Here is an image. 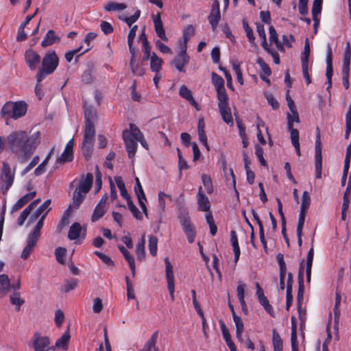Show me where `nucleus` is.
<instances>
[{"mask_svg":"<svg viewBox=\"0 0 351 351\" xmlns=\"http://www.w3.org/2000/svg\"><path fill=\"white\" fill-rule=\"evenodd\" d=\"M40 134H30L25 130H16L6 137L7 149L16 155L21 163L27 162L40 143Z\"/></svg>","mask_w":351,"mask_h":351,"instance_id":"f257e3e1","label":"nucleus"},{"mask_svg":"<svg viewBox=\"0 0 351 351\" xmlns=\"http://www.w3.org/2000/svg\"><path fill=\"white\" fill-rule=\"evenodd\" d=\"M27 110V105L24 101H7L0 111V119H5L6 124L9 119L16 120L23 117Z\"/></svg>","mask_w":351,"mask_h":351,"instance_id":"f03ea898","label":"nucleus"},{"mask_svg":"<svg viewBox=\"0 0 351 351\" xmlns=\"http://www.w3.org/2000/svg\"><path fill=\"white\" fill-rule=\"evenodd\" d=\"M59 59L55 51L47 52L42 60V66L36 75V81L41 82L46 77L53 73L57 69Z\"/></svg>","mask_w":351,"mask_h":351,"instance_id":"7ed1b4c3","label":"nucleus"},{"mask_svg":"<svg viewBox=\"0 0 351 351\" xmlns=\"http://www.w3.org/2000/svg\"><path fill=\"white\" fill-rule=\"evenodd\" d=\"M93 181V174L88 173L86 177H82L80 181L79 185L75 189L73 196V205L75 209L78 208L80 205L84 201L86 195L89 192Z\"/></svg>","mask_w":351,"mask_h":351,"instance_id":"20e7f679","label":"nucleus"},{"mask_svg":"<svg viewBox=\"0 0 351 351\" xmlns=\"http://www.w3.org/2000/svg\"><path fill=\"white\" fill-rule=\"evenodd\" d=\"M45 217L46 213H44L38 221L33 230L28 234L26 241L27 244L24 247L21 256L23 259H27L36 246V243L40 237V230L43 226Z\"/></svg>","mask_w":351,"mask_h":351,"instance_id":"39448f33","label":"nucleus"},{"mask_svg":"<svg viewBox=\"0 0 351 351\" xmlns=\"http://www.w3.org/2000/svg\"><path fill=\"white\" fill-rule=\"evenodd\" d=\"M178 217L189 243H193L196 236V232L193 224L190 221L189 214L184 212L180 215Z\"/></svg>","mask_w":351,"mask_h":351,"instance_id":"423d86ee","label":"nucleus"},{"mask_svg":"<svg viewBox=\"0 0 351 351\" xmlns=\"http://www.w3.org/2000/svg\"><path fill=\"white\" fill-rule=\"evenodd\" d=\"M315 167L316 178H322V145L320 141V132L319 128H317L315 150Z\"/></svg>","mask_w":351,"mask_h":351,"instance_id":"0eeeda50","label":"nucleus"},{"mask_svg":"<svg viewBox=\"0 0 351 351\" xmlns=\"http://www.w3.org/2000/svg\"><path fill=\"white\" fill-rule=\"evenodd\" d=\"M350 43H347V46L345 48L343 61L342 66V82L343 85L346 89H348L349 84V76H350Z\"/></svg>","mask_w":351,"mask_h":351,"instance_id":"6e6552de","label":"nucleus"},{"mask_svg":"<svg viewBox=\"0 0 351 351\" xmlns=\"http://www.w3.org/2000/svg\"><path fill=\"white\" fill-rule=\"evenodd\" d=\"M189 61L190 57L186 53V46L182 47L178 55L172 60L171 65L178 71L184 73V66L189 63Z\"/></svg>","mask_w":351,"mask_h":351,"instance_id":"1a4fd4ad","label":"nucleus"},{"mask_svg":"<svg viewBox=\"0 0 351 351\" xmlns=\"http://www.w3.org/2000/svg\"><path fill=\"white\" fill-rule=\"evenodd\" d=\"M50 340L46 336H42L36 332L33 336V348L34 351H51L53 348L50 346Z\"/></svg>","mask_w":351,"mask_h":351,"instance_id":"9d476101","label":"nucleus"},{"mask_svg":"<svg viewBox=\"0 0 351 351\" xmlns=\"http://www.w3.org/2000/svg\"><path fill=\"white\" fill-rule=\"evenodd\" d=\"M165 267H166V278L167 281V289L169 291L171 299L172 301L174 300V276L173 271V266L169 261L168 258L165 259Z\"/></svg>","mask_w":351,"mask_h":351,"instance_id":"9b49d317","label":"nucleus"},{"mask_svg":"<svg viewBox=\"0 0 351 351\" xmlns=\"http://www.w3.org/2000/svg\"><path fill=\"white\" fill-rule=\"evenodd\" d=\"M303 270H304V260H302L300 263L299 268V274H298V283L299 287L297 294V306L298 311H300L302 308V304L304 299V280H303Z\"/></svg>","mask_w":351,"mask_h":351,"instance_id":"f8f14e48","label":"nucleus"},{"mask_svg":"<svg viewBox=\"0 0 351 351\" xmlns=\"http://www.w3.org/2000/svg\"><path fill=\"white\" fill-rule=\"evenodd\" d=\"M24 56L25 62L28 65L29 69L31 71L35 70L40 62L41 58L40 55L37 52L29 49L25 51Z\"/></svg>","mask_w":351,"mask_h":351,"instance_id":"ddd939ff","label":"nucleus"},{"mask_svg":"<svg viewBox=\"0 0 351 351\" xmlns=\"http://www.w3.org/2000/svg\"><path fill=\"white\" fill-rule=\"evenodd\" d=\"M208 19L213 29H215L221 19L219 2L218 0H215L213 1L212 4V8Z\"/></svg>","mask_w":351,"mask_h":351,"instance_id":"4468645a","label":"nucleus"},{"mask_svg":"<svg viewBox=\"0 0 351 351\" xmlns=\"http://www.w3.org/2000/svg\"><path fill=\"white\" fill-rule=\"evenodd\" d=\"M333 74L332 69V47L330 43L327 45V53H326V76L327 78V84L328 90L332 86V77Z\"/></svg>","mask_w":351,"mask_h":351,"instance_id":"2eb2a0df","label":"nucleus"},{"mask_svg":"<svg viewBox=\"0 0 351 351\" xmlns=\"http://www.w3.org/2000/svg\"><path fill=\"white\" fill-rule=\"evenodd\" d=\"M1 179L3 182V187H4L5 190H8L13 184L14 176L11 173L10 165L7 162H3V164Z\"/></svg>","mask_w":351,"mask_h":351,"instance_id":"dca6fc26","label":"nucleus"},{"mask_svg":"<svg viewBox=\"0 0 351 351\" xmlns=\"http://www.w3.org/2000/svg\"><path fill=\"white\" fill-rule=\"evenodd\" d=\"M197 202L199 210L204 212H208L210 210V201L204 193L202 186H201L198 189V193L197 195Z\"/></svg>","mask_w":351,"mask_h":351,"instance_id":"f3484780","label":"nucleus"},{"mask_svg":"<svg viewBox=\"0 0 351 351\" xmlns=\"http://www.w3.org/2000/svg\"><path fill=\"white\" fill-rule=\"evenodd\" d=\"M153 22L154 25V29L157 36L162 40L165 42L168 41V38L165 34V31L160 19V13H158L156 15L153 16Z\"/></svg>","mask_w":351,"mask_h":351,"instance_id":"a211bd4d","label":"nucleus"},{"mask_svg":"<svg viewBox=\"0 0 351 351\" xmlns=\"http://www.w3.org/2000/svg\"><path fill=\"white\" fill-rule=\"evenodd\" d=\"M276 259L280 268V288L281 290H284L285 287V278L287 273V268L283 254H278L276 256Z\"/></svg>","mask_w":351,"mask_h":351,"instance_id":"6ab92c4d","label":"nucleus"},{"mask_svg":"<svg viewBox=\"0 0 351 351\" xmlns=\"http://www.w3.org/2000/svg\"><path fill=\"white\" fill-rule=\"evenodd\" d=\"M35 191L30 192L21 197L12 207L11 213L16 212L30 202L36 196Z\"/></svg>","mask_w":351,"mask_h":351,"instance_id":"aec40b11","label":"nucleus"},{"mask_svg":"<svg viewBox=\"0 0 351 351\" xmlns=\"http://www.w3.org/2000/svg\"><path fill=\"white\" fill-rule=\"evenodd\" d=\"M40 202V199H36L34 200L23 210L17 220V224L19 226L23 225L24 222L25 221L28 216L30 215L32 210Z\"/></svg>","mask_w":351,"mask_h":351,"instance_id":"412c9836","label":"nucleus"},{"mask_svg":"<svg viewBox=\"0 0 351 351\" xmlns=\"http://www.w3.org/2000/svg\"><path fill=\"white\" fill-rule=\"evenodd\" d=\"M123 138L125 144L128 157L130 158H134L138 146L136 141L135 139L131 138L130 136H128L125 134L123 135Z\"/></svg>","mask_w":351,"mask_h":351,"instance_id":"4be33fe9","label":"nucleus"},{"mask_svg":"<svg viewBox=\"0 0 351 351\" xmlns=\"http://www.w3.org/2000/svg\"><path fill=\"white\" fill-rule=\"evenodd\" d=\"M119 250H120V252L122 253V254L123 255L124 258H125V260L128 261V264H129V266H130V270L132 271V276L134 277L135 276V273H136V267H135V261H134V258L133 257L132 255L130 254V253L125 248L124 246L123 245H119L118 247Z\"/></svg>","mask_w":351,"mask_h":351,"instance_id":"5701e85b","label":"nucleus"},{"mask_svg":"<svg viewBox=\"0 0 351 351\" xmlns=\"http://www.w3.org/2000/svg\"><path fill=\"white\" fill-rule=\"evenodd\" d=\"M51 204V199H47L43 204H41L36 210L30 216L29 219V223L34 222L36 221L41 214L46 210V215L51 210L50 208H48L49 206Z\"/></svg>","mask_w":351,"mask_h":351,"instance_id":"b1692460","label":"nucleus"},{"mask_svg":"<svg viewBox=\"0 0 351 351\" xmlns=\"http://www.w3.org/2000/svg\"><path fill=\"white\" fill-rule=\"evenodd\" d=\"M60 40V38L56 35L55 32L52 29H50L47 32L45 36L44 37V39L41 43V45L43 47H46L47 46L52 45L56 43H58Z\"/></svg>","mask_w":351,"mask_h":351,"instance_id":"393cba45","label":"nucleus"},{"mask_svg":"<svg viewBox=\"0 0 351 351\" xmlns=\"http://www.w3.org/2000/svg\"><path fill=\"white\" fill-rule=\"evenodd\" d=\"M94 142L95 141L87 140H83L82 141L81 149L85 160L87 161L91 158Z\"/></svg>","mask_w":351,"mask_h":351,"instance_id":"a878e982","label":"nucleus"},{"mask_svg":"<svg viewBox=\"0 0 351 351\" xmlns=\"http://www.w3.org/2000/svg\"><path fill=\"white\" fill-rule=\"evenodd\" d=\"M95 129L93 123H85L83 140L95 141Z\"/></svg>","mask_w":351,"mask_h":351,"instance_id":"bb28decb","label":"nucleus"},{"mask_svg":"<svg viewBox=\"0 0 351 351\" xmlns=\"http://www.w3.org/2000/svg\"><path fill=\"white\" fill-rule=\"evenodd\" d=\"M223 121L230 125H233V119L229 106L219 108Z\"/></svg>","mask_w":351,"mask_h":351,"instance_id":"cd10ccee","label":"nucleus"},{"mask_svg":"<svg viewBox=\"0 0 351 351\" xmlns=\"http://www.w3.org/2000/svg\"><path fill=\"white\" fill-rule=\"evenodd\" d=\"M162 60L158 57L156 54L153 52L151 56L150 60V69L154 73H159L161 69Z\"/></svg>","mask_w":351,"mask_h":351,"instance_id":"c85d7f7f","label":"nucleus"},{"mask_svg":"<svg viewBox=\"0 0 351 351\" xmlns=\"http://www.w3.org/2000/svg\"><path fill=\"white\" fill-rule=\"evenodd\" d=\"M82 231L81 225L77 223H73L69 228L68 233V238L70 240H75L79 238L80 232Z\"/></svg>","mask_w":351,"mask_h":351,"instance_id":"c756f323","label":"nucleus"},{"mask_svg":"<svg viewBox=\"0 0 351 351\" xmlns=\"http://www.w3.org/2000/svg\"><path fill=\"white\" fill-rule=\"evenodd\" d=\"M10 286L8 276L5 274L0 275V298L5 295Z\"/></svg>","mask_w":351,"mask_h":351,"instance_id":"7c9ffc66","label":"nucleus"},{"mask_svg":"<svg viewBox=\"0 0 351 351\" xmlns=\"http://www.w3.org/2000/svg\"><path fill=\"white\" fill-rule=\"evenodd\" d=\"M130 131L127 130H124L123 132V136L125 134L128 136H130L131 138L136 140L138 138V137L143 135L138 128L134 123H130Z\"/></svg>","mask_w":351,"mask_h":351,"instance_id":"2f4dec72","label":"nucleus"},{"mask_svg":"<svg viewBox=\"0 0 351 351\" xmlns=\"http://www.w3.org/2000/svg\"><path fill=\"white\" fill-rule=\"evenodd\" d=\"M216 91H217V99L219 101L218 108L229 106V103H228L229 99H228V94L226 91V88L219 89Z\"/></svg>","mask_w":351,"mask_h":351,"instance_id":"473e14b6","label":"nucleus"},{"mask_svg":"<svg viewBox=\"0 0 351 351\" xmlns=\"http://www.w3.org/2000/svg\"><path fill=\"white\" fill-rule=\"evenodd\" d=\"M256 31L262 40L261 45L266 51H267L269 53H271V51L269 49L268 46H267V38H266L264 25L261 23H257L256 24Z\"/></svg>","mask_w":351,"mask_h":351,"instance_id":"72a5a7b5","label":"nucleus"},{"mask_svg":"<svg viewBox=\"0 0 351 351\" xmlns=\"http://www.w3.org/2000/svg\"><path fill=\"white\" fill-rule=\"evenodd\" d=\"M195 34V29L193 25H188L183 32V43H180V47H185L187 49V43L190 38Z\"/></svg>","mask_w":351,"mask_h":351,"instance_id":"f704fd0d","label":"nucleus"},{"mask_svg":"<svg viewBox=\"0 0 351 351\" xmlns=\"http://www.w3.org/2000/svg\"><path fill=\"white\" fill-rule=\"evenodd\" d=\"M127 8L126 4L123 3H117L113 1H110L106 4L104 6V9L107 12H112V11H119L125 10Z\"/></svg>","mask_w":351,"mask_h":351,"instance_id":"c9c22d12","label":"nucleus"},{"mask_svg":"<svg viewBox=\"0 0 351 351\" xmlns=\"http://www.w3.org/2000/svg\"><path fill=\"white\" fill-rule=\"evenodd\" d=\"M272 343L274 351H282V340L280 335L275 330H273Z\"/></svg>","mask_w":351,"mask_h":351,"instance_id":"e433bc0d","label":"nucleus"},{"mask_svg":"<svg viewBox=\"0 0 351 351\" xmlns=\"http://www.w3.org/2000/svg\"><path fill=\"white\" fill-rule=\"evenodd\" d=\"M10 300L12 304L16 306V311H19L21 306L25 303V300L21 298V295L19 292H15L10 295Z\"/></svg>","mask_w":351,"mask_h":351,"instance_id":"4c0bfd02","label":"nucleus"},{"mask_svg":"<svg viewBox=\"0 0 351 351\" xmlns=\"http://www.w3.org/2000/svg\"><path fill=\"white\" fill-rule=\"evenodd\" d=\"M269 41L271 43H274L276 44V47L278 50H282L283 47L278 40V34L275 28L273 26H270L269 28Z\"/></svg>","mask_w":351,"mask_h":351,"instance_id":"58836bf2","label":"nucleus"},{"mask_svg":"<svg viewBox=\"0 0 351 351\" xmlns=\"http://www.w3.org/2000/svg\"><path fill=\"white\" fill-rule=\"evenodd\" d=\"M73 208H75V206L72 204L64 211V213L59 222V224L58 226V228H59L60 230H61L64 226L69 224V217L70 213H71V210L73 209Z\"/></svg>","mask_w":351,"mask_h":351,"instance_id":"ea45409f","label":"nucleus"},{"mask_svg":"<svg viewBox=\"0 0 351 351\" xmlns=\"http://www.w3.org/2000/svg\"><path fill=\"white\" fill-rule=\"evenodd\" d=\"M311 197L307 191H304L302 194V204L300 206V213H306L310 206Z\"/></svg>","mask_w":351,"mask_h":351,"instance_id":"a19ab883","label":"nucleus"},{"mask_svg":"<svg viewBox=\"0 0 351 351\" xmlns=\"http://www.w3.org/2000/svg\"><path fill=\"white\" fill-rule=\"evenodd\" d=\"M53 149L51 150V152L47 154V156L45 157V160L40 164L34 170V174L36 176H40L45 171V167L47 164L48 163L49 160L51 158V154H52Z\"/></svg>","mask_w":351,"mask_h":351,"instance_id":"79ce46f5","label":"nucleus"},{"mask_svg":"<svg viewBox=\"0 0 351 351\" xmlns=\"http://www.w3.org/2000/svg\"><path fill=\"white\" fill-rule=\"evenodd\" d=\"M106 212V209L104 206H100L97 205L94 209L93 213L91 216V221L95 222L101 218Z\"/></svg>","mask_w":351,"mask_h":351,"instance_id":"37998d69","label":"nucleus"},{"mask_svg":"<svg viewBox=\"0 0 351 351\" xmlns=\"http://www.w3.org/2000/svg\"><path fill=\"white\" fill-rule=\"evenodd\" d=\"M149 253L155 256L157 254L158 249V239L156 237L150 235L149 237V245H148Z\"/></svg>","mask_w":351,"mask_h":351,"instance_id":"c03bdc74","label":"nucleus"},{"mask_svg":"<svg viewBox=\"0 0 351 351\" xmlns=\"http://www.w3.org/2000/svg\"><path fill=\"white\" fill-rule=\"evenodd\" d=\"M135 181H136V184L134 186V191H135L136 195L138 198V200L145 199V201H147L145 194L144 193L143 189L142 187V185L140 182L138 178H136Z\"/></svg>","mask_w":351,"mask_h":351,"instance_id":"a18cd8bd","label":"nucleus"},{"mask_svg":"<svg viewBox=\"0 0 351 351\" xmlns=\"http://www.w3.org/2000/svg\"><path fill=\"white\" fill-rule=\"evenodd\" d=\"M288 130L290 132V138L291 143H298L299 142V132L297 129L293 128V125L291 123V121L288 123Z\"/></svg>","mask_w":351,"mask_h":351,"instance_id":"49530a36","label":"nucleus"},{"mask_svg":"<svg viewBox=\"0 0 351 351\" xmlns=\"http://www.w3.org/2000/svg\"><path fill=\"white\" fill-rule=\"evenodd\" d=\"M212 82L214 84L216 90L225 88L223 79L215 73H212Z\"/></svg>","mask_w":351,"mask_h":351,"instance_id":"de8ad7c7","label":"nucleus"},{"mask_svg":"<svg viewBox=\"0 0 351 351\" xmlns=\"http://www.w3.org/2000/svg\"><path fill=\"white\" fill-rule=\"evenodd\" d=\"M202 181L208 194H211L213 191V186L211 178L206 174L202 175Z\"/></svg>","mask_w":351,"mask_h":351,"instance_id":"09e8293b","label":"nucleus"},{"mask_svg":"<svg viewBox=\"0 0 351 351\" xmlns=\"http://www.w3.org/2000/svg\"><path fill=\"white\" fill-rule=\"evenodd\" d=\"M310 55V46L308 43V39L306 38L305 40V45L304 48V51L301 56V64H308V58Z\"/></svg>","mask_w":351,"mask_h":351,"instance_id":"8fccbe9b","label":"nucleus"},{"mask_svg":"<svg viewBox=\"0 0 351 351\" xmlns=\"http://www.w3.org/2000/svg\"><path fill=\"white\" fill-rule=\"evenodd\" d=\"M70 339V335L68 331L65 332L62 336L58 339L56 342V346L58 348H62L66 349L67 347L68 342Z\"/></svg>","mask_w":351,"mask_h":351,"instance_id":"3c124183","label":"nucleus"},{"mask_svg":"<svg viewBox=\"0 0 351 351\" xmlns=\"http://www.w3.org/2000/svg\"><path fill=\"white\" fill-rule=\"evenodd\" d=\"M73 159V152L64 150L63 153L56 159V163L64 164L72 161Z\"/></svg>","mask_w":351,"mask_h":351,"instance_id":"603ef678","label":"nucleus"},{"mask_svg":"<svg viewBox=\"0 0 351 351\" xmlns=\"http://www.w3.org/2000/svg\"><path fill=\"white\" fill-rule=\"evenodd\" d=\"M85 123H93L96 117V112L92 107L84 108Z\"/></svg>","mask_w":351,"mask_h":351,"instance_id":"864d4df0","label":"nucleus"},{"mask_svg":"<svg viewBox=\"0 0 351 351\" xmlns=\"http://www.w3.org/2000/svg\"><path fill=\"white\" fill-rule=\"evenodd\" d=\"M341 301V296L340 294V292L338 291V290L336 291V295H335V304L334 308V316L335 321L337 320L339 318L340 316V309L339 306Z\"/></svg>","mask_w":351,"mask_h":351,"instance_id":"5fc2aeb1","label":"nucleus"},{"mask_svg":"<svg viewBox=\"0 0 351 351\" xmlns=\"http://www.w3.org/2000/svg\"><path fill=\"white\" fill-rule=\"evenodd\" d=\"M128 209L131 211L133 216L138 220H141L143 218V215L139 211L138 208L134 204L132 200L128 201Z\"/></svg>","mask_w":351,"mask_h":351,"instance_id":"6e6d98bb","label":"nucleus"},{"mask_svg":"<svg viewBox=\"0 0 351 351\" xmlns=\"http://www.w3.org/2000/svg\"><path fill=\"white\" fill-rule=\"evenodd\" d=\"M259 303L263 306L264 309L271 316L274 317V312L272 306L269 304V300L265 296L262 298H259Z\"/></svg>","mask_w":351,"mask_h":351,"instance_id":"4d7b16f0","label":"nucleus"},{"mask_svg":"<svg viewBox=\"0 0 351 351\" xmlns=\"http://www.w3.org/2000/svg\"><path fill=\"white\" fill-rule=\"evenodd\" d=\"M145 236L143 235L142 237L141 241L138 243V244L136 246V255L138 258L141 260L143 259L145 257Z\"/></svg>","mask_w":351,"mask_h":351,"instance_id":"13d9d810","label":"nucleus"},{"mask_svg":"<svg viewBox=\"0 0 351 351\" xmlns=\"http://www.w3.org/2000/svg\"><path fill=\"white\" fill-rule=\"evenodd\" d=\"M179 95L181 97L185 99L187 101L192 99V98L193 97L191 90L189 89L187 86L185 85H182L180 86Z\"/></svg>","mask_w":351,"mask_h":351,"instance_id":"bf43d9fd","label":"nucleus"},{"mask_svg":"<svg viewBox=\"0 0 351 351\" xmlns=\"http://www.w3.org/2000/svg\"><path fill=\"white\" fill-rule=\"evenodd\" d=\"M66 249L64 247H58L55 250V255L57 261L60 264L65 263L64 256L66 255Z\"/></svg>","mask_w":351,"mask_h":351,"instance_id":"052dcab7","label":"nucleus"},{"mask_svg":"<svg viewBox=\"0 0 351 351\" xmlns=\"http://www.w3.org/2000/svg\"><path fill=\"white\" fill-rule=\"evenodd\" d=\"M351 195V179H349L347 187L343 194V204H344V208L346 207L347 204H350V197Z\"/></svg>","mask_w":351,"mask_h":351,"instance_id":"680f3d73","label":"nucleus"},{"mask_svg":"<svg viewBox=\"0 0 351 351\" xmlns=\"http://www.w3.org/2000/svg\"><path fill=\"white\" fill-rule=\"evenodd\" d=\"M263 149L260 147L259 145H256L255 146V154L256 157L258 158L259 162L262 166H266L267 165V161L265 160L263 157Z\"/></svg>","mask_w":351,"mask_h":351,"instance_id":"e2e57ef3","label":"nucleus"},{"mask_svg":"<svg viewBox=\"0 0 351 351\" xmlns=\"http://www.w3.org/2000/svg\"><path fill=\"white\" fill-rule=\"evenodd\" d=\"M322 1L319 0H314L312 8V16L313 18H315V16H317L321 13L322 11Z\"/></svg>","mask_w":351,"mask_h":351,"instance_id":"0e129e2a","label":"nucleus"},{"mask_svg":"<svg viewBox=\"0 0 351 351\" xmlns=\"http://www.w3.org/2000/svg\"><path fill=\"white\" fill-rule=\"evenodd\" d=\"M140 15H141V10H137L133 15H132L129 17H125L124 19V21L127 23V25L130 27L132 26V25L138 19V18L140 17Z\"/></svg>","mask_w":351,"mask_h":351,"instance_id":"69168bd1","label":"nucleus"},{"mask_svg":"<svg viewBox=\"0 0 351 351\" xmlns=\"http://www.w3.org/2000/svg\"><path fill=\"white\" fill-rule=\"evenodd\" d=\"M77 279H72L71 280H66L64 285L63 290L65 292H69L74 289L77 285Z\"/></svg>","mask_w":351,"mask_h":351,"instance_id":"338daca9","label":"nucleus"},{"mask_svg":"<svg viewBox=\"0 0 351 351\" xmlns=\"http://www.w3.org/2000/svg\"><path fill=\"white\" fill-rule=\"evenodd\" d=\"M104 342L105 348H104L103 344L101 343L96 351H111L110 343L108 338L106 329L104 330Z\"/></svg>","mask_w":351,"mask_h":351,"instance_id":"774afa93","label":"nucleus"}]
</instances>
